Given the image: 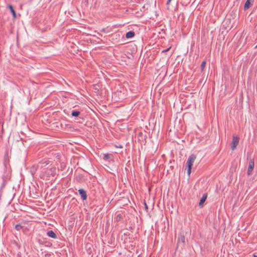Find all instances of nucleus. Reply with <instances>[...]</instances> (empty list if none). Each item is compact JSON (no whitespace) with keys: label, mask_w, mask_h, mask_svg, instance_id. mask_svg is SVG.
<instances>
[{"label":"nucleus","mask_w":257,"mask_h":257,"mask_svg":"<svg viewBox=\"0 0 257 257\" xmlns=\"http://www.w3.org/2000/svg\"><path fill=\"white\" fill-rule=\"evenodd\" d=\"M185 240V235L183 233H180L178 235V243H184Z\"/></svg>","instance_id":"0eeeda50"},{"label":"nucleus","mask_w":257,"mask_h":257,"mask_svg":"<svg viewBox=\"0 0 257 257\" xmlns=\"http://www.w3.org/2000/svg\"><path fill=\"white\" fill-rule=\"evenodd\" d=\"M254 160H251L249 162V165H248V170H247V174L248 176L250 175V174H251V172L254 168Z\"/></svg>","instance_id":"20e7f679"},{"label":"nucleus","mask_w":257,"mask_h":257,"mask_svg":"<svg viewBox=\"0 0 257 257\" xmlns=\"http://www.w3.org/2000/svg\"><path fill=\"white\" fill-rule=\"evenodd\" d=\"M207 194H204L202 197V198H201L200 200V202H199V206H202L204 202L205 201L206 198H207Z\"/></svg>","instance_id":"1a4fd4ad"},{"label":"nucleus","mask_w":257,"mask_h":257,"mask_svg":"<svg viewBox=\"0 0 257 257\" xmlns=\"http://www.w3.org/2000/svg\"><path fill=\"white\" fill-rule=\"evenodd\" d=\"M171 0H168L167 2V5H169Z\"/></svg>","instance_id":"6ab92c4d"},{"label":"nucleus","mask_w":257,"mask_h":257,"mask_svg":"<svg viewBox=\"0 0 257 257\" xmlns=\"http://www.w3.org/2000/svg\"><path fill=\"white\" fill-rule=\"evenodd\" d=\"M253 257H257V255H254Z\"/></svg>","instance_id":"aec40b11"},{"label":"nucleus","mask_w":257,"mask_h":257,"mask_svg":"<svg viewBox=\"0 0 257 257\" xmlns=\"http://www.w3.org/2000/svg\"><path fill=\"white\" fill-rule=\"evenodd\" d=\"M170 48H171V47H169V48H167V49H166L165 50H164L162 51V52H163V53L166 52L170 50Z\"/></svg>","instance_id":"f3484780"},{"label":"nucleus","mask_w":257,"mask_h":257,"mask_svg":"<svg viewBox=\"0 0 257 257\" xmlns=\"http://www.w3.org/2000/svg\"><path fill=\"white\" fill-rule=\"evenodd\" d=\"M254 0H247L244 5V10H246L248 9L253 4Z\"/></svg>","instance_id":"6e6552de"},{"label":"nucleus","mask_w":257,"mask_h":257,"mask_svg":"<svg viewBox=\"0 0 257 257\" xmlns=\"http://www.w3.org/2000/svg\"><path fill=\"white\" fill-rule=\"evenodd\" d=\"M205 65H206V62L205 61L202 62L201 63V69L203 70L204 67H205Z\"/></svg>","instance_id":"dca6fc26"},{"label":"nucleus","mask_w":257,"mask_h":257,"mask_svg":"<svg viewBox=\"0 0 257 257\" xmlns=\"http://www.w3.org/2000/svg\"><path fill=\"white\" fill-rule=\"evenodd\" d=\"M195 159L196 156L194 155H191L189 157L188 160L186 162V165L188 167L187 173L189 176L191 173V168Z\"/></svg>","instance_id":"f03ea898"},{"label":"nucleus","mask_w":257,"mask_h":257,"mask_svg":"<svg viewBox=\"0 0 257 257\" xmlns=\"http://www.w3.org/2000/svg\"><path fill=\"white\" fill-rule=\"evenodd\" d=\"M238 142H239V138L237 137V136H233L232 142L231 146V149L232 150H234L236 148V146H237V145L238 144Z\"/></svg>","instance_id":"7ed1b4c3"},{"label":"nucleus","mask_w":257,"mask_h":257,"mask_svg":"<svg viewBox=\"0 0 257 257\" xmlns=\"http://www.w3.org/2000/svg\"><path fill=\"white\" fill-rule=\"evenodd\" d=\"M8 7L10 9L11 13H12L13 17L15 18L16 17V13L13 9V6L11 5H9Z\"/></svg>","instance_id":"9d476101"},{"label":"nucleus","mask_w":257,"mask_h":257,"mask_svg":"<svg viewBox=\"0 0 257 257\" xmlns=\"http://www.w3.org/2000/svg\"><path fill=\"white\" fill-rule=\"evenodd\" d=\"M80 114V112L77 110H73L72 111L71 114L73 116H78Z\"/></svg>","instance_id":"ddd939ff"},{"label":"nucleus","mask_w":257,"mask_h":257,"mask_svg":"<svg viewBox=\"0 0 257 257\" xmlns=\"http://www.w3.org/2000/svg\"><path fill=\"white\" fill-rule=\"evenodd\" d=\"M78 192L83 200H85L87 199V196L86 191L83 189L78 190Z\"/></svg>","instance_id":"423d86ee"},{"label":"nucleus","mask_w":257,"mask_h":257,"mask_svg":"<svg viewBox=\"0 0 257 257\" xmlns=\"http://www.w3.org/2000/svg\"><path fill=\"white\" fill-rule=\"evenodd\" d=\"M58 170L56 168H51L49 169V175H52V177L56 178V176L57 175V172ZM49 178L50 176H49ZM51 179L49 178V180Z\"/></svg>","instance_id":"39448f33"},{"label":"nucleus","mask_w":257,"mask_h":257,"mask_svg":"<svg viewBox=\"0 0 257 257\" xmlns=\"http://www.w3.org/2000/svg\"><path fill=\"white\" fill-rule=\"evenodd\" d=\"M52 245V244H49V246H50V245Z\"/></svg>","instance_id":"412c9836"},{"label":"nucleus","mask_w":257,"mask_h":257,"mask_svg":"<svg viewBox=\"0 0 257 257\" xmlns=\"http://www.w3.org/2000/svg\"><path fill=\"white\" fill-rule=\"evenodd\" d=\"M135 36V32L133 31L128 32L125 35V37L127 39L132 38Z\"/></svg>","instance_id":"9b49d317"},{"label":"nucleus","mask_w":257,"mask_h":257,"mask_svg":"<svg viewBox=\"0 0 257 257\" xmlns=\"http://www.w3.org/2000/svg\"><path fill=\"white\" fill-rule=\"evenodd\" d=\"M49 237L53 238H57V235L52 230H49Z\"/></svg>","instance_id":"f8f14e48"},{"label":"nucleus","mask_w":257,"mask_h":257,"mask_svg":"<svg viewBox=\"0 0 257 257\" xmlns=\"http://www.w3.org/2000/svg\"><path fill=\"white\" fill-rule=\"evenodd\" d=\"M103 159L104 160H107L109 159V154H104L103 155Z\"/></svg>","instance_id":"2eb2a0df"},{"label":"nucleus","mask_w":257,"mask_h":257,"mask_svg":"<svg viewBox=\"0 0 257 257\" xmlns=\"http://www.w3.org/2000/svg\"><path fill=\"white\" fill-rule=\"evenodd\" d=\"M48 164L47 161H45V162L39 163L38 165V167L40 169V177L46 181L48 180Z\"/></svg>","instance_id":"f257e3e1"},{"label":"nucleus","mask_w":257,"mask_h":257,"mask_svg":"<svg viewBox=\"0 0 257 257\" xmlns=\"http://www.w3.org/2000/svg\"><path fill=\"white\" fill-rule=\"evenodd\" d=\"M56 155H57V156L56 157H57L58 156V153L54 154V153H53L51 154V156H52V155L54 156H55Z\"/></svg>","instance_id":"a211bd4d"},{"label":"nucleus","mask_w":257,"mask_h":257,"mask_svg":"<svg viewBox=\"0 0 257 257\" xmlns=\"http://www.w3.org/2000/svg\"><path fill=\"white\" fill-rule=\"evenodd\" d=\"M22 226L20 224L16 225L15 228L16 230L20 231L22 228Z\"/></svg>","instance_id":"4468645a"}]
</instances>
